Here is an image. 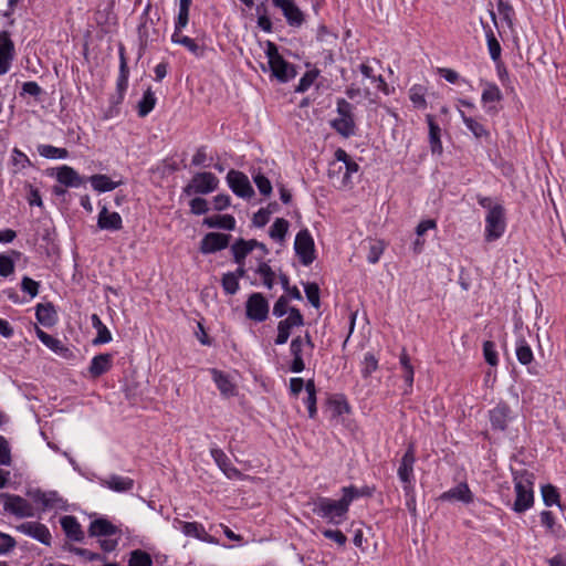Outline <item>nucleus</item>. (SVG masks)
<instances>
[{
  "label": "nucleus",
  "instance_id": "obj_1",
  "mask_svg": "<svg viewBox=\"0 0 566 566\" xmlns=\"http://www.w3.org/2000/svg\"><path fill=\"white\" fill-rule=\"evenodd\" d=\"M359 496V491L354 486L343 489V496L335 501L328 497H318L314 502L313 512L327 520L328 523L339 524L348 512L349 505L355 497Z\"/></svg>",
  "mask_w": 566,
  "mask_h": 566
},
{
  "label": "nucleus",
  "instance_id": "obj_2",
  "mask_svg": "<svg viewBox=\"0 0 566 566\" xmlns=\"http://www.w3.org/2000/svg\"><path fill=\"white\" fill-rule=\"evenodd\" d=\"M533 478L534 475L528 472L515 476L516 500L513 506L515 512L522 513L533 505Z\"/></svg>",
  "mask_w": 566,
  "mask_h": 566
},
{
  "label": "nucleus",
  "instance_id": "obj_3",
  "mask_svg": "<svg viewBox=\"0 0 566 566\" xmlns=\"http://www.w3.org/2000/svg\"><path fill=\"white\" fill-rule=\"evenodd\" d=\"M265 53L272 75L280 82L285 83L296 75L294 66L282 57L274 43L268 42Z\"/></svg>",
  "mask_w": 566,
  "mask_h": 566
},
{
  "label": "nucleus",
  "instance_id": "obj_4",
  "mask_svg": "<svg viewBox=\"0 0 566 566\" xmlns=\"http://www.w3.org/2000/svg\"><path fill=\"white\" fill-rule=\"evenodd\" d=\"M506 228L505 211L503 207H495L488 211L485 216L484 239L486 242H493L500 239Z\"/></svg>",
  "mask_w": 566,
  "mask_h": 566
},
{
  "label": "nucleus",
  "instance_id": "obj_5",
  "mask_svg": "<svg viewBox=\"0 0 566 566\" xmlns=\"http://www.w3.org/2000/svg\"><path fill=\"white\" fill-rule=\"evenodd\" d=\"M218 185L219 179L212 172H197L184 188V192L188 196L195 193L207 195L214 191Z\"/></svg>",
  "mask_w": 566,
  "mask_h": 566
},
{
  "label": "nucleus",
  "instance_id": "obj_6",
  "mask_svg": "<svg viewBox=\"0 0 566 566\" xmlns=\"http://www.w3.org/2000/svg\"><path fill=\"white\" fill-rule=\"evenodd\" d=\"M0 500L3 501V510L19 518L34 516L32 504L20 495L0 493Z\"/></svg>",
  "mask_w": 566,
  "mask_h": 566
},
{
  "label": "nucleus",
  "instance_id": "obj_7",
  "mask_svg": "<svg viewBox=\"0 0 566 566\" xmlns=\"http://www.w3.org/2000/svg\"><path fill=\"white\" fill-rule=\"evenodd\" d=\"M303 325L304 318L301 312L295 307H291L289 315L277 324V335L274 339L275 345H284L289 340L292 329Z\"/></svg>",
  "mask_w": 566,
  "mask_h": 566
},
{
  "label": "nucleus",
  "instance_id": "obj_8",
  "mask_svg": "<svg viewBox=\"0 0 566 566\" xmlns=\"http://www.w3.org/2000/svg\"><path fill=\"white\" fill-rule=\"evenodd\" d=\"M294 249L304 265H310L315 260L314 240L307 229L301 230L294 242Z\"/></svg>",
  "mask_w": 566,
  "mask_h": 566
},
{
  "label": "nucleus",
  "instance_id": "obj_9",
  "mask_svg": "<svg viewBox=\"0 0 566 566\" xmlns=\"http://www.w3.org/2000/svg\"><path fill=\"white\" fill-rule=\"evenodd\" d=\"M269 302L261 293H252L245 303L247 317L254 322H264L269 316Z\"/></svg>",
  "mask_w": 566,
  "mask_h": 566
},
{
  "label": "nucleus",
  "instance_id": "obj_10",
  "mask_svg": "<svg viewBox=\"0 0 566 566\" xmlns=\"http://www.w3.org/2000/svg\"><path fill=\"white\" fill-rule=\"evenodd\" d=\"M416 461L415 449L413 446H409L406 453L403 454L400 465L398 468V476L400 481L405 484L403 491L405 493H412V476H413V464Z\"/></svg>",
  "mask_w": 566,
  "mask_h": 566
},
{
  "label": "nucleus",
  "instance_id": "obj_11",
  "mask_svg": "<svg viewBox=\"0 0 566 566\" xmlns=\"http://www.w3.org/2000/svg\"><path fill=\"white\" fill-rule=\"evenodd\" d=\"M15 530L24 535H28L40 543L50 546L51 545V533L49 528L39 522H24L19 524Z\"/></svg>",
  "mask_w": 566,
  "mask_h": 566
},
{
  "label": "nucleus",
  "instance_id": "obj_12",
  "mask_svg": "<svg viewBox=\"0 0 566 566\" xmlns=\"http://www.w3.org/2000/svg\"><path fill=\"white\" fill-rule=\"evenodd\" d=\"M227 181L231 190L239 197L250 198L254 193L248 177L241 171L230 170Z\"/></svg>",
  "mask_w": 566,
  "mask_h": 566
},
{
  "label": "nucleus",
  "instance_id": "obj_13",
  "mask_svg": "<svg viewBox=\"0 0 566 566\" xmlns=\"http://www.w3.org/2000/svg\"><path fill=\"white\" fill-rule=\"evenodd\" d=\"M272 2L276 8L282 10L290 25L300 27L303 23V12L293 0H272Z\"/></svg>",
  "mask_w": 566,
  "mask_h": 566
},
{
  "label": "nucleus",
  "instance_id": "obj_14",
  "mask_svg": "<svg viewBox=\"0 0 566 566\" xmlns=\"http://www.w3.org/2000/svg\"><path fill=\"white\" fill-rule=\"evenodd\" d=\"M230 240L229 234L210 232L201 240L200 250L202 253H213L228 247Z\"/></svg>",
  "mask_w": 566,
  "mask_h": 566
},
{
  "label": "nucleus",
  "instance_id": "obj_15",
  "mask_svg": "<svg viewBox=\"0 0 566 566\" xmlns=\"http://www.w3.org/2000/svg\"><path fill=\"white\" fill-rule=\"evenodd\" d=\"M14 45L7 32H0V75L6 74L11 66Z\"/></svg>",
  "mask_w": 566,
  "mask_h": 566
},
{
  "label": "nucleus",
  "instance_id": "obj_16",
  "mask_svg": "<svg viewBox=\"0 0 566 566\" xmlns=\"http://www.w3.org/2000/svg\"><path fill=\"white\" fill-rule=\"evenodd\" d=\"M178 524L180 525V528H181V532L186 535V536H191V537H196L202 542H206V543H211V544H217V539L209 535L205 527L200 524V523H197V522H184V521H177Z\"/></svg>",
  "mask_w": 566,
  "mask_h": 566
},
{
  "label": "nucleus",
  "instance_id": "obj_17",
  "mask_svg": "<svg viewBox=\"0 0 566 566\" xmlns=\"http://www.w3.org/2000/svg\"><path fill=\"white\" fill-rule=\"evenodd\" d=\"M440 500L449 502L458 501L469 504L473 501V494L467 483H459L449 491L443 492L440 495Z\"/></svg>",
  "mask_w": 566,
  "mask_h": 566
},
{
  "label": "nucleus",
  "instance_id": "obj_18",
  "mask_svg": "<svg viewBox=\"0 0 566 566\" xmlns=\"http://www.w3.org/2000/svg\"><path fill=\"white\" fill-rule=\"evenodd\" d=\"M97 226L102 230L118 231L123 228L122 217L117 212H109L103 207L98 213Z\"/></svg>",
  "mask_w": 566,
  "mask_h": 566
},
{
  "label": "nucleus",
  "instance_id": "obj_19",
  "mask_svg": "<svg viewBox=\"0 0 566 566\" xmlns=\"http://www.w3.org/2000/svg\"><path fill=\"white\" fill-rule=\"evenodd\" d=\"M304 350L305 347L303 346L301 336L294 337L290 344V353L293 357L292 364L290 366V370L292 373L298 374L305 369V363L303 359Z\"/></svg>",
  "mask_w": 566,
  "mask_h": 566
},
{
  "label": "nucleus",
  "instance_id": "obj_20",
  "mask_svg": "<svg viewBox=\"0 0 566 566\" xmlns=\"http://www.w3.org/2000/svg\"><path fill=\"white\" fill-rule=\"evenodd\" d=\"M211 457L213 458L214 462L219 467V469L229 478H238L241 475L240 471L234 468L231 463V460L228 458V455L218 448H212Z\"/></svg>",
  "mask_w": 566,
  "mask_h": 566
},
{
  "label": "nucleus",
  "instance_id": "obj_21",
  "mask_svg": "<svg viewBox=\"0 0 566 566\" xmlns=\"http://www.w3.org/2000/svg\"><path fill=\"white\" fill-rule=\"evenodd\" d=\"M541 523L546 528L547 533L557 539L566 537V528L555 521L551 511H543L541 513Z\"/></svg>",
  "mask_w": 566,
  "mask_h": 566
},
{
  "label": "nucleus",
  "instance_id": "obj_22",
  "mask_svg": "<svg viewBox=\"0 0 566 566\" xmlns=\"http://www.w3.org/2000/svg\"><path fill=\"white\" fill-rule=\"evenodd\" d=\"M60 523L69 539L74 542L84 539V532L74 516L65 515L60 520Z\"/></svg>",
  "mask_w": 566,
  "mask_h": 566
},
{
  "label": "nucleus",
  "instance_id": "obj_23",
  "mask_svg": "<svg viewBox=\"0 0 566 566\" xmlns=\"http://www.w3.org/2000/svg\"><path fill=\"white\" fill-rule=\"evenodd\" d=\"M510 407L505 403L497 405L490 411V421L493 429L505 430L510 419Z\"/></svg>",
  "mask_w": 566,
  "mask_h": 566
},
{
  "label": "nucleus",
  "instance_id": "obj_24",
  "mask_svg": "<svg viewBox=\"0 0 566 566\" xmlns=\"http://www.w3.org/2000/svg\"><path fill=\"white\" fill-rule=\"evenodd\" d=\"M101 484L115 492H128L134 486V480L127 476L112 474L101 480Z\"/></svg>",
  "mask_w": 566,
  "mask_h": 566
},
{
  "label": "nucleus",
  "instance_id": "obj_25",
  "mask_svg": "<svg viewBox=\"0 0 566 566\" xmlns=\"http://www.w3.org/2000/svg\"><path fill=\"white\" fill-rule=\"evenodd\" d=\"M56 179L66 187H80L84 184V179L70 166L57 168Z\"/></svg>",
  "mask_w": 566,
  "mask_h": 566
},
{
  "label": "nucleus",
  "instance_id": "obj_26",
  "mask_svg": "<svg viewBox=\"0 0 566 566\" xmlns=\"http://www.w3.org/2000/svg\"><path fill=\"white\" fill-rule=\"evenodd\" d=\"M212 379L223 397H232L235 395V386L230 380L229 376L221 370L212 368L210 370Z\"/></svg>",
  "mask_w": 566,
  "mask_h": 566
},
{
  "label": "nucleus",
  "instance_id": "obj_27",
  "mask_svg": "<svg viewBox=\"0 0 566 566\" xmlns=\"http://www.w3.org/2000/svg\"><path fill=\"white\" fill-rule=\"evenodd\" d=\"M36 319L43 326H53L57 321V314L52 303L38 304L35 311Z\"/></svg>",
  "mask_w": 566,
  "mask_h": 566
},
{
  "label": "nucleus",
  "instance_id": "obj_28",
  "mask_svg": "<svg viewBox=\"0 0 566 566\" xmlns=\"http://www.w3.org/2000/svg\"><path fill=\"white\" fill-rule=\"evenodd\" d=\"M503 98L502 92L494 83H485L482 92L481 99L486 105L488 112H496V108L491 104L500 102Z\"/></svg>",
  "mask_w": 566,
  "mask_h": 566
},
{
  "label": "nucleus",
  "instance_id": "obj_29",
  "mask_svg": "<svg viewBox=\"0 0 566 566\" xmlns=\"http://www.w3.org/2000/svg\"><path fill=\"white\" fill-rule=\"evenodd\" d=\"M30 494L33 500L41 503L44 509H55L62 503V499L56 492H43L41 490H35Z\"/></svg>",
  "mask_w": 566,
  "mask_h": 566
},
{
  "label": "nucleus",
  "instance_id": "obj_30",
  "mask_svg": "<svg viewBox=\"0 0 566 566\" xmlns=\"http://www.w3.org/2000/svg\"><path fill=\"white\" fill-rule=\"evenodd\" d=\"M90 182L94 190L98 192L112 191L123 184L122 180L114 181L106 175H93L90 177Z\"/></svg>",
  "mask_w": 566,
  "mask_h": 566
},
{
  "label": "nucleus",
  "instance_id": "obj_31",
  "mask_svg": "<svg viewBox=\"0 0 566 566\" xmlns=\"http://www.w3.org/2000/svg\"><path fill=\"white\" fill-rule=\"evenodd\" d=\"M256 244H258L256 240H249V241H245L243 239L238 240L231 247L235 263L242 264L245 256L255 248Z\"/></svg>",
  "mask_w": 566,
  "mask_h": 566
},
{
  "label": "nucleus",
  "instance_id": "obj_32",
  "mask_svg": "<svg viewBox=\"0 0 566 566\" xmlns=\"http://www.w3.org/2000/svg\"><path fill=\"white\" fill-rule=\"evenodd\" d=\"M117 532V527L105 518L94 520L88 528L91 536H111Z\"/></svg>",
  "mask_w": 566,
  "mask_h": 566
},
{
  "label": "nucleus",
  "instance_id": "obj_33",
  "mask_svg": "<svg viewBox=\"0 0 566 566\" xmlns=\"http://www.w3.org/2000/svg\"><path fill=\"white\" fill-rule=\"evenodd\" d=\"M36 336L52 352L65 356L69 353V348L63 345V343L45 333L41 328L36 327Z\"/></svg>",
  "mask_w": 566,
  "mask_h": 566
},
{
  "label": "nucleus",
  "instance_id": "obj_34",
  "mask_svg": "<svg viewBox=\"0 0 566 566\" xmlns=\"http://www.w3.org/2000/svg\"><path fill=\"white\" fill-rule=\"evenodd\" d=\"M112 366V356L109 354H101L95 356L88 368L93 377H98L106 373Z\"/></svg>",
  "mask_w": 566,
  "mask_h": 566
},
{
  "label": "nucleus",
  "instance_id": "obj_35",
  "mask_svg": "<svg viewBox=\"0 0 566 566\" xmlns=\"http://www.w3.org/2000/svg\"><path fill=\"white\" fill-rule=\"evenodd\" d=\"M203 223L209 228H220L226 230H233L235 227V220L230 214H217L208 217L203 220Z\"/></svg>",
  "mask_w": 566,
  "mask_h": 566
},
{
  "label": "nucleus",
  "instance_id": "obj_36",
  "mask_svg": "<svg viewBox=\"0 0 566 566\" xmlns=\"http://www.w3.org/2000/svg\"><path fill=\"white\" fill-rule=\"evenodd\" d=\"M427 122L429 125V140H430V147L432 153L440 154L442 151V144L440 140V127L434 122L432 115H427Z\"/></svg>",
  "mask_w": 566,
  "mask_h": 566
},
{
  "label": "nucleus",
  "instance_id": "obj_37",
  "mask_svg": "<svg viewBox=\"0 0 566 566\" xmlns=\"http://www.w3.org/2000/svg\"><path fill=\"white\" fill-rule=\"evenodd\" d=\"M93 327L97 331V336L94 339V344H105L112 339V335L108 328L102 323L97 314H93L91 317Z\"/></svg>",
  "mask_w": 566,
  "mask_h": 566
},
{
  "label": "nucleus",
  "instance_id": "obj_38",
  "mask_svg": "<svg viewBox=\"0 0 566 566\" xmlns=\"http://www.w3.org/2000/svg\"><path fill=\"white\" fill-rule=\"evenodd\" d=\"M459 114H460L463 123L465 124L467 128L476 138L489 137V132L485 129V127L481 123H479L478 120H475L472 117L465 116L464 112L461 109L459 111Z\"/></svg>",
  "mask_w": 566,
  "mask_h": 566
},
{
  "label": "nucleus",
  "instance_id": "obj_39",
  "mask_svg": "<svg viewBox=\"0 0 566 566\" xmlns=\"http://www.w3.org/2000/svg\"><path fill=\"white\" fill-rule=\"evenodd\" d=\"M305 390L307 394V397L305 399V403L307 406L308 410V417L315 418L317 409H316V387L313 379H308L305 385Z\"/></svg>",
  "mask_w": 566,
  "mask_h": 566
},
{
  "label": "nucleus",
  "instance_id": "obj_40",
  "mask_svg": "<svg viewBox=\"0 0 566 566\" xmlns=\"http://www.w3.org/2000/svg\"><path fill=\"white\" fill-rule=\"evenodd\" d=\"M332 127L342 136L349 137L355 134L354 119L335 118L331 123Z\"/></svg>",
  "mask_w": 566,
  "mask_h": 566
},
{
  "label": "nucleus",
  "instance_id": "obj_41",
  "mask_svg": "<svg viewBox=\"0 0 566 566\" xmlns=\"http://www.w3.org/2000/svg\"><path fill=\"white\" fill-rule=\"evenodd\" d=\"M156 96L154 92L148 88L145 93L143 98L138 103V115L140 117L147 116L155 107L156 105Z\"/></svg>",
  "mask_w": 566,
  "mask_h": 566
},
{
  "label": "nucleus",
  "instance_id": "obj_42",
  "mask_svg": "<svg viewBox=\"0 0 566 566\" xmlns=\"http://www.w3.org/2000/svg\"><path fill=\"white\" fill-rule=\"evenodd\" d=\"M38 153L40 156L50 159H64L69 156L66 148H59L52 145H40L38 147Z\"/></svg>",
  "mask_w": 566,
  "mask_h": 566
},
{
  "label": "nucleus",
  "instance_id": "obj_43",
  "mask_svg": "<svg viewBox=\"0 0 566 566\" xmlns=\"http://www.w3.org/2000/svg\"><path fill=\"white\" fill-rule=\"evenodd\" d=\"M171 41L177 44H181L195 55H201V48L195 42L193 39L182 35L181 32H174Z\"/></svg>",
  "mask_w": 566,
  "mask_h": 566
},
{
  "label": "nucleus",
  "instance_id": "obj_44",
  "mask_svg": "<svg viewBox=\"0 0 566 566\" xmlns=\"http://www.w3.org/2000/svg\"><path fill=\"white\" fill-rule=\"evenodd\" d=\"M400 365L403 369V379L408 388L412 387L413 384V367L410 361V357L407 354L406 349H403L399 357Z\"/></svg>",
  "mask_w": 566,
  "mask_h": 566
},
{
  "label": "nucleus",
  "instance_id": "obj_45",
  "mask_svg": "<svg viewBox=\"0 0 566 566\" xmlns=\"http://www.w3.org/2000/svg\"><path fill=\"white\" fill-rule=\"evenodd\" d=\"M289 230V221L283 218H277L270 228V237L274 240H284Z\"/></svg>",
  "mask_w": 566,
  "mask_h": 566
},
{
  "label": "nucleus",
  "instance_id": "obj_46",
  "mask_svg": "<svg viewBox=\"0 0 566 566\" xmlns=\"http://www.w3.org/2000/svg\"><path fill=\"white\" fill-rule=\"evenodd\" d=\"M128 566H153V560L148 553L135 549L130 553Z\"/></svg>",
  "mask_w": 566,
  "mask_h": 566
},
{
  "label": "nucleus",
  "instance_id": "obj_47",
  "mask_svg": "<svg viewBox=\"0 0 566 566\" xmlns=\"http://www.w3.org/2000/svg\"><path fill=\"white\" fill-rule=\"evenodd\" d=\"M516 357L523 365H528L533 360V352L524 339L517 342Z\"/></svg>",
  "mask_w": 566,
  "mask_h": 566
},
{
  "label": "nucleus",
  "instance_id": "obj_48",
  "mask_svg": "<svg viewBox=\"0 0 566 566\" xmlns=\"http://www.w3.org/2000/svg\"><path fill=\"white\" fill-rule=\"evenodd\" d=\"M256 273L261 275L263 284L268 289L271 290L274 286L275 273L268 263H265V262L260 263V265L256 270Z\"/></svg>",
  "mask_w": 566,
  "mask_h": 566
},
{
  "label": "nucleus",
  "instance_id": "obj_49",
  "mask_svg": "<svg viewBox=\"0 0 566 566\" xmlns=\"http://www.w3.org/2000/svg\"><path fill=\"white\" fill-rule=\"evenodd\" d=\"M409 98L418 108H424L427 102L424 98V87L421 85H413L409 91Z\"/></svg>",
  "mask_w": 566,
  "mask_h": 566
},
{
  "label": "nucleus",
  "instance_id": "obj_50",
  "mask_svg": "<svg viewBox=\"0 0 566 566\" xmlns=\"http://www.w3.org/2000/svg\"><path fill=\"white\" fill-rule=\"evenodd\" d=\"M224 292L229 295H233L239 290V280L231 272L224 273L221 280Z\"/></svg>",
  "mask_w": 566,
  "mask_h": 566
},
{
  "label": "nucleus",
  "instance_id": "obj_51",
  "mask_svg": "<svg viewBox=\"0 0 566 566\" xmlns=\"http://www.w3.org/2000/svg\"><path fill=\"white\" fill-rule=\"evenodd\" d=\"M543 501L547 506L559 504V494L555 486L547 484L542 486Z\"/></svg>",
  "mask_w": 566,
  "mask_h": 566
},
{
  "label": "nucleus",
  "instance_id": "obj_52",
  "mask_svg": "<svg viewBox=\"0 0 566 566\" xmlns=\"http://www.w3.org/2000/svg\"><path fill=\"white\" fill-rule=\"evenodd\" d=\"M317 76H318V71H316V70L307 71L301 77L298 85L295 88V92H297V93L306 92L312 86V84L317 78Z\"/></svg>",
  "mask_w": 566,
  "mask_h": 566
},
{
  "label": "nucleus",
  "instance_id": "obj_53",
  "mask_svg": "<svg viewBox=\"0 0 566 566\" xmlns=\"http://www.w3.org/2000/svg\"><path fill=\"white\" fill-rule=\"evenodd\" d=\"M486 40L491 59L497 61L501 56V45L490 29L486 31Z\"/></svg>",
  "mask_w": 566,
  "mask_h": 566
},
{
  "label": "nucleus",
  "instance_id": "obj_54",
  "mask_svg": "<svg viewBox=\"0 0 566 566\" xmlns=\"http://www.w3.org/2000/svg\"><path fill=\"white\" fill-rule=\"evenodd\" d=\"M378 368V360L377 358L370 354L367 353L364 357L363 361V369L361 374L365 378L369 377L371 373H374Z\"/></svg>",
  "mask_w": 566,
  "mask_h": 566
},
{
  "label": "nucleus",
  "instance_id": "obj_55",
  "mask_svg": "<svg viewBox=\"0 0 566 566\" xmlns=\"http://www.w3.org/2000/svg\"><path fill=\"white\" fill-rule=\"evenodd\" d=\"M483 355L486 363L491 366L497 365V353L495 350V345L491 340H486L483 344Z\"/></svg>",
  "mask_w": 566,
  "mask_h": 566
},
{
  "label": "nucleus",
  "instance_id": "obj_56",
  "mask_svg": "<svg viewBox=\"0 0 566 566\" xmlns=\"http://www.w3.org/2000/svg\"><path fill=\"white\" fill-rule=\"evenodd\" d=\"M305 294L308 302L316 308L319 307V289L316 283H307L305 285Z\"/></svg>",
  "mask_w": 566,
  "mask_h": 566
},
{
  "label": "nucleus",
  "instance_id": "obj_57",
  "mask_svg": "<svg viewBox=\"0 0 566 566\" xmlns=\"http://www.w3.org/2000/svg\"><path fill=\"white\" fill-rule=\"evenodd\" d=\"M17 542L11 535L0 532V555L9 554Z\"/></svg>",
  "mask_w": 566,
  "mask_h": 566
},
{
  "label": "nucleus",
  "instance_id": "obj_58",
  "mask_svg": "<svg viewBox=\"0 0 566 566\" xmlns=\"http://www.w3.org/2000/svg\"><path fill=\"white\" fill-rule=\"evenodd\" d=\"M337 118H347V119H354L353 116V106L349 102H347L344 98L337 99Z\"/></svg>",
  "mask_w": 566,
  "mask_h": 566
},
{
  "label": "nucleus",
  "instance_id": "obj_59",
  "mask_svg": "<svg viewBox=\"0 0 566 566\" xmlns=\"http://www.w3.org/2000/svg\"><path fill=\"white\" fill-rule=\"evenodd\" d=\"M14 272V261L6 254H0V275L7 277Z\"/></svg>",
  "mask_w": 566,
  "mask_h": 566
},
{
  "label": "nucleus",
  "instance_id": "obj_60",
  "mask_svg": "<svg viewBox=\"0 0 566 566\" xmlns=\"http://www.w3.org/2000/svg\"><path fill=\"white\" fill-rule=\"evenodd\" d=\"M344 166H345V171H344L343 178L339 182L340 187H346L350 182V176L353 174H356L359 169L358 164L356 161H354L353 159L347 161Z\"/></svg>",
  "mask_w": 566,
  "mask_h": 566
},
{
  "label": "nucleus",
  "instance_id": "obj_61",
  "mask_svg": "<svg viewBox=\"0 0 566 566\" xmlns=\"http://www.w3.org/2000/svg\"><path fill=\"white\" fill-rule=\"evenodd\" d=\"M40 284L29 276H24L21 282V290L28 293L31 297H34L39 293Z\"/></svg>",
  "mask_w": 566,
  "mask_h": 566
},
{
  "label": "nucleus",
  "instance_id": "obj_62",
  "mask_svg": "<svg viewBox=\"0 0 566 566\" xmlns=\"http://www.w3.org/2000/svg\"><path fill=\"white\" fill-rule=\"evenodd\" d=\"M289 298L285 295L279 297L273 306V315L276 317H282L285 314L289 315Z\"/></svg>",
  "mask_w": 566,
  "mask_h": 566
},
{
  "label": "nucleus",
  "instance_id": "obj_63",
  "mask_svg": "<svg viewBox=\"0 0 566 566\" xmlns=\"http://www.w3.org/2000/svg\"><path fill=\"white\" fill-rule=\"evenodd\" d=\"M253 180L262 195L269 196L272 192V185L265 176L256 175Z\"/></svg>",
  "mask_w": 566,
  "mask_h": 566
},
{
  "label": "nucleus",
  "instance_id": "obj_64",
  "mask_svg": "<svg viewBox=\"0 0 566 566\" xmlns=\"http://www.w3.org/2000/svg\"><path fill=\"white\" fill-rule=\"evenodd\" d=\"M384 252V247L380 242H374L369 245V252L367 255V260L369 263L375 264L379 261L381 254Z\"/></svg>",
  "mask_w": 566,
  "mask_h": 566
}]
</instances>
